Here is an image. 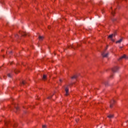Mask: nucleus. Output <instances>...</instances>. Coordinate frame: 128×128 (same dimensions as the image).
Segmentation results:
<instances>
[{
  "mask_svg": "<svg viewBox=\"0 0 128 128\" xmlns=\"http://www.w3.org/2000/svg\"><path fill=\"white\" fill-rule=\"evenodd\" d=\"M119 69L120 68H118V66H115L112 68V72H118Z\"/></svg>",
  "mask_w": 128,
  "mask_h": 128,
  "instance_id": "f257e3e1",
  "label": "nucleus"
},
{
  "mask_svg": "<svg viewBox=\"0 0 128 128\" xmlns=\"http://www.w3.org/2000/svg\"><path fill=\"white\" fill-rule=\"evenodd\" d=\"M116 103V101L114 100H112L110 101V108H112V106H114V104Z\"/></svg>",
  "mask_w": 128,
  "mask_h": 128,
  "instance_id": "f03ea898",
  "label": "nucleus"
},
{
  "mask_svg": "<svg viewBox=\"0 0 128 128\" xmlns=\"http://www.w3.org/2000/svg\"><path fill=\"white\" fill-rule=\"evenodd\" d=\"M122 58H126V60L128 59V57H126V54H124L119 58V60H122Z\"/></svg>",
  "mask_w": 128,
  "mask_h": 128,
  "instance_id": "7ed1b4c3",
  "label": "nucleus"
},
{
  "mask_svg": "<svg viewBox=\"0 0 128 128\" xmlns=\"http://www.w3.org/2000/svg\"><path fill=\"white\" fill-rule=\"evenodd\" d=\"M110 12L112 14V15L114 16L115 11L112 10V8H110Z\"/></svg>",
  "mask_w": 128,
  "mask_h": 128,
  "instance_id": "20e7f679",
  "label": "nucleus"
},
{
  "mask_svg": "<svg viewBox=\"0 0 128 128\" xmlns=\"http://www.w3.org/2000/svg\"><path fill=\"white\" fill-rule=\"evenodd\" d=\"M103 58H108V53H106L104 54V52L102 54Z\"/></svg>",
  "mask_w": 128,
  "mask_h": 128,
  "instance_id": "39448f33",
  "label": "nucleus"
},
{
  "mask_svg": "<svg viewBox=\"0 0 128 128\" xmlns=\"http://www.w3.org/2000/svg\"><path fill=\"white\" fill-rule=\"evenodd\" d=\"M65 91H66V96H68V88L66 87L65 88Z\"/></svg>",
  "mask_w": 128,
  "mask_h": 128,
  "instance_id": "423d86ee",
  "label": "nucleus"
},
{
  "mask_svg": "<svg viewBox=\"0 0 128 128\" xmlns=\"http://www.w3.org/2000/svg\"><path fill=\"white\" fill-rule=\"evenodd\" d=\"M113 36H116V34H112L110 35H109L108 38H112Z\"/></svg>",
  "mask_w": 128,
  "mask_h": 128,
  "instance_id": "0eeeda50",
  "label": "nucleus"
},
{
  "mask_svg": "<svg viewBox=\"0 0 128 128\" xmlns=\"http://www.w3.org/2000/svg\"><path fill=\"white\" fill-rule=\"evenodd\" d=\"M19 34H21V36H26V32H24L23 34L20 32H19Z\"/></svg>",
  "mask_w": 128,
  "mask_h": 128,
  "instance_id": "6e6552de",
  "label": "nucleus"
},
{
  "mask_svg": "<svg viewBox=\"0 0 128 128\" xmlns=\"http://www.w3.org/2000/svg\"><path fill=\"white\" fill-rule=\"evenodd\" d=\"M122 42V38L116 42V44H120Z\"/></svg>",
  "mask_w": 128,
  "mask_h": 128,
  "instance_id": "1a4fd4ad",
  "label": "nucleus"
},
{
  "mask_svg": "<svg viewBox=\"0 0 128 128\" xmlns=\"http://www.w3.org/2000/svg\"><path fill=\"white\" fill-rule=\"evenodd\" d=\"M44 40V36H39V40Z\"/></svg>",
  "mask_w": 128,
  "mask_h": 128,
  "instance_id": "9d476101",
  "label": "nucleus"
},
{
  "mask_svg": "<svg viewBox=\"0 0 128 128\" xmlns=\"http://www.w3.org/2000/svg\"><path fill=\"white\" fill-rule=\"evenodd\" d=\"M108 118H114V115L110 114V115L108 116Z\"/></svg>",
  "mask_w": 128,
  "mask_h": 128,
  "instance_id": "9b49d317",
  "label": "nucleus"
},
{
  "mask_svg": "<svg viewBox=\"0 0 128 128\" xmlns=\"http://www.w3.org/2000/svg\"><path fill=\"white\" fill-rule=\"evenodd\" d=\"M46 79V75H44L43 76V80H45Z\"/></svg>",
  "mask_w": 128,
  "mask_h": 128,
  "instance_id": "f8f14e48",
  "label": "nucleus"
},
{
  "mask_svg": "<svg viewBox=\"0 0 128 128\" xmlns=\"http://www.w3.org/2000/svg\"><path fill=\"white\" fill-rule=\"evenodd\" d=\"M78 78V76H73L72 78Z\"/></svg>",
  "mask_w": 128,
  "mask_h": 128,
  "instance_id": "ddd939ff",
  "label": "nucleus"
},
{
  "mask_svg": "<svg viewBox=\"0 0 128 128\" xmlns=\"http://www.w3.org/2000/svg\"><path fill=\"white\" fill-rule=\"evenodd\" d=\"M8 78H12V74H8Z\"/></svg>",
  "mask_w": 128,
  "mask_h": 128,
  "instance_id": "4468645a",
  "label": "nucleus"
},
{
  "mask_svg": "<svg viewBox=\"0 0 128 128\" xmlns=\"http://www.w3.org/2000/svg\"><path fill=\"white\" fill-rule=\"evenodd\" d=\"M22 84H26V81H22Z\"/></svg>",
  "mask_w": 128,
  "mask_h": 128,
  "instance_id": "2eb2a0df",
  "label": "nucleus"
},
{
  "mask_svg": "<svg viewBox=\"0 0 128 128\" xmlns=\"http://www.w3.org/2000/svg\"><path fill=\"white\" fill-rule=\"evenodd\" d=\"M52 98V96H48V98L50 100V98Z\"/></svg>",
  "mask_w": 128,
  "mask_h": 128,
  "instance_id": "dca6fc26",
  "label": "nucleus"
},
{
  "mask_svg": "<svg viewBox=\"0 0 128 128\" xmlns=\"http://www.w3.org/2000/svg\"><path fill=\"white\" fill-rule=\"evenodd\" d=\"M19 108L18 107H16V110H18Z\"/></svg>",
  "mask_w": 128,
  "mask_h": 128,
  "instance_id": "f3484780",
  "label": "nucleus"
},
{
  "mask_svg": "<svg viewBox=\"0 0 128 128\" xmlns=\"http://www.w3.org/2000/svg\"><path fill=\"white\" fill-rule=\"evenodd\" d=\"M46 128V125H43L42 128Z\"/></svg>",
  "mask_w": 128,
  "mask_h": 128,
  "instance_id": "a211bd4d",
  "label": "nucleus"
},
{
  "mask_svg": "<svg viewBox=\"0 0 128 128\" xmlns=\"http://www.w3.org/2000/svg\"><path fill=\"white\" fill-rule=\"evenodd\" d=\"M60 82H62V79H60Z\"/></svg>",
  "mask_w": 128,
  "mask_h": 128,
  "instance_id": "6ab92c4d",
  "label": "nucleus"
},
{
  "mask_svg": "<svg viewBox=\"0 0 128 128\" xmlns=\"http://www.w3.org/2000/svg\"><path fill=\"white\" fill-rule=\"evenodd\" d=\"M14 126H18V124H14V125H13Z\"/></svg>",
  "mask_w": 128,
  "mask_h": 128,
  "instance_id": "aec40b11",
  "label": "nucleus"
},
{
  "mask_svg": "<svg viewBox=\"0 0 128 128\" xmlns=\"http://www.w3.org/2000/svg\"><path fill=\"white\" fill-rule=\"evenodd\" d=\"M16 38H18V34L16 35Z\"/></svg>",
  "mask_w": 128,
  "mask_h": 128,
  "instance_id": "412c9836",
  "label": "nucleus"
},
{
  "mask_svg": "<svg viewBox=\"0 0 128 128\" xmlns=\"http://www.w3.org/2000/svg\"><path fill=\"white\" fill-rule=\"evenodd\" d=\"M108 46H107L106 48V50H108Z\"/></svg>",
  "mask_w": 128,
  "mask_h": 128,
  "instance_id": "4be33fe9",
  "label": "nucleus"
},
{
  "mask_svg": "<svg viewBox=\"0 0 128 128\" xmlns=\"http://www.w3.org/2000/svg\"><path fill=\"white\" fill-rule=\"evenodd\" d=\"M105 86H108V84L105 83Z\"/></svg>",
  "mask_w": 128,
  "mask_h": 128,
  "instance_id": "5701e85b",
  "label": "nucleus"
},
{
  "mask_svg": "<svg viewBox=\"0 0 128 128\" xmlns=\"http://www.w3.org/2000/svg\"><path fill=\"white\" fill-rule=\"evenodd\" d=\"M6 126H8V123H6Z\"/></svg>",
  "mask_w": 128,
  "mask_h": 128,
  "instance_id": "b1692460",
  "label": "nucleus"
},
{
  "mask_svg": "<svg viewBox=\"0 0 128 128\" xmlns=\"http://www.w3.org/2000/svg\"><path fill=\"white\" fill-rule=\"evenodd\" d=\"M12 52H10V54H12Z\"/></svg>",
  "mask_w": 128,
  "mask_h": 128,
  "instance_id": "393cba45",
  "label": "nucleus"
},
{
  "mask_svg": "<svg viewBox=\"0 0 128 128\" xmlns=\"http://www.w3.org/2000/svg\"><path fill=\"white\" fill-rule=\"evenodd\" d=\"M15 112H16V111H15Z\"/></svg>",
  "mask_w": 128,
  "mask_h": 128,
  "instance_id": "a878e982",
  "label": "nucleus"
}]
</instances>
